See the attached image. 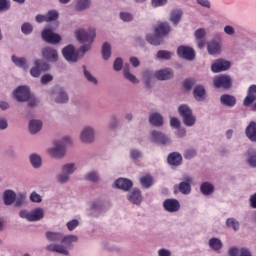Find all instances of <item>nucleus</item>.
<instances>
[{"label": "nucleus", "instance_id": "9d476101", "mask_svg": "<svg viewBox=\"0 0 256 256\" xmlns=\"http://www.w3.org/2000/svg\"><path fill=\"white\" fill-rule=\"evenodd\" d=\"M163 207L168 213H177L181 209V203L177 199L169 198L164 200Z\"/></svg>", "mask_w": 256, "mask_h": 256}, {"label": "nucleus", "instance_id": "39448f33", "mask_svg": "<svg viewBox=\"0 0 256 256\" xmlns=\"http://www.w3.org/2000/svg\"><path fill=\"white\" fill-rule=\"evenodd\" d=\"M213 85L216 89H231L233 80L231 79V76L219 75L214 77Z\"/></svg>", "mask_w": 256, "mask_h": 256}, {"label": "nucleus", "instance_id": "473e14b6", "mask_svg": "<svg viewBox=\"0 0 256 256\" xmlns=\"http://www.w3.org/2000/svg\"><path fill=\"white\" fill-rule=\"evenodd\" d=\"M200 191L203 193V195H211V193L215 191V187L209 182H204L200 186Z\"/></svg>", "mask_w": 256, "mask_h": 256}, {"label": "nucleus", "instance_id": "6e6d98bb", "mask_svg": "<svg viewBox=\"0 0 256 256\" xmlns=\"http://www.w3.org/2000/svg\"><path fill=\"white\" fill-rule=\"evenodd\" d=\"M40 81L42 85H47V83H51V81H53V76L50 74H45L41 77Z\"/></svg>", "mask_w": 256, "mask_h": 256}, {"label": "nucleus", "instance_id": "58836bf2", "mask_svg": "<svg viewBox=\"0 0 256 256\" xmlns=\"http://www.w3.org/2000/svg\"><path fill=\"white\" fill-rule=\"evenodd\" d=\"M12 61L17 67H21V69H27V60L25 58H18L17 56H12Z\"/></svg>", "mask_w": 256, "mask_h": 256}, {"label": "nucleus", "instance_id": "dca6fc26", "mask_svg": "<svg viewBox=\"0 0 256 256\" xmlns=\"http://www.w3.org/2000/svg\"><path fill=\"white\" fill-rule=\"evenodd\" d=\"M42 55L44 59L47 61H52L55 62L59 59V54H57V50L51 48V47H46L42 50Z\"/></svg>", "mask_w": 256, "mask_h": 256}, {"label": "nucleus", "instance_id": "680f3d73", "mask_svg": "<svg viewBox=\"0 0 256 256\" xmlns=\"http://www.w3.org/2000/svg\"><path fill=\"white\" fill-rule=\"evenodd\" d=\"M170 125L171 127H175V129H179V127H181V121H179L178 118H171L170 119Z\"/></svg>", "mask_w": 256, "mask_h": 256}, {"label": "nucleus", "instance_id": "f257e3e1", "mask_svg": "<svg viewBox=\"0 0 256 256\" xmlns=\"http://www.w3.org/2000/svg\"><path fill=\"white\" fill-rule=\"evenodd\" d=\"M76 39L80 41V43H88L84 46H82L79 50H75V47L73 45H68L62 50V55L66 59V61H69V63H77L80 59V53L81 57L87 53V51L91 50V43H93L95 37H97V33L95 32V29L91 28L88 29V31H85L83 29H78L75 31Z\"/></svg>", "mask_w": 256, "mask_h": 256}, {"label": "nucleus", "instance_id": "c9c22d12", "mask_svg": "<svg viewBox=\"0 0 256 256\" xmlns=\"http://www.w3.org/2000/svg\"><path fill=\"white\" fill-rule=\"evenodd\" d=\"M123 75H124L125 79H127L131 83H139V80H137V77H135V75H133V74H131V72H129V65L124 66Z\"/></svg>", "mask_w": 256, "mask_h": 256}, {"label": "nucleus", "instance_id": "052dcab7", "mask_svg": "<svg viewBox=\"0 0 256 256\" xmlns=\"http://www.w3.org/2000/svg\"><path fill=\"white\" fill-rule=\"evenodd\" d=\"M152 7H163L167 5V0H151Z\"/></svg>", "mask_w": 256, "mask_h": 256}, {"label": "nucleus", "instance_id": "864d4df0", "mask_svg": "<svg viewBox=\"0 0 256 256\" xmlns=\"http://www.w3.org/2000/svg\"><path fill=\"white\" fill-rule=\"evenodd\" d=\"M87 181H92V183H97L99 181V176L96 172H91L86 176Z\"/></svg>", "mask_w": 256, "mask_h": 256}, {"label": "nucleus", "instance_id": "bb28decb", "mask_svg": "<svg viewBox=\"0 0 256 256\" xmlns=\"http://www.w3.org/2000/svg\"><path fill=\"white\" fill-rule=\"evenodd\" d=\"M146 40L150 45H161L163 43V36H160L159 34H148L146 36Z\"/></svg>", "mask_w": 256, "mask_h": 256}, {"label": "nucleus", "instance_id": "4be33fe9", "mask_svg": "<svg viewBox=\"0 0 256 256\" xmlns=\"http://www.w3.org/2000/svg\"><path fill=\"white\" fill-rule=\"evenodd\" d=\"M185 181L187 182H181L178 185V189L180 191V193H182L183 195H189V193H191V181H193V179L190 176H187L185 178Z\"/></svg>", "mask_w": 256, "mask_h": 256}, {"label": "nucleus", "instance_id": "c756f323", "mask_svg": "<svg viewBox=\"0 0 256 256\" xmlns=\"http://www.w3.org/2000/svg\"><path fill=\"white\" fill-rule=\"evenodd\" d=\"M149 121L151 125H154V127H161V125H163V116L159 113L151 114Z\"/></svg>", "mask_w": 256, "mask_h": 256}, {"label": "nucleus", "instance_id": "ea45409f", "mask_svg": "<svg viewBox=\"0 0 256 256\" xmlns=\"http://www.w3.org/2000/svg\"><path fill=\"white\" fill-rule=\"evenodd\" d=\"M67 101H69V96L60 88L56 97V103H67Z\"/></svg>", "mask_w": 256, "mask_h": 256}, {"label": "nucleus", "instance_id": "2eb2a0df", "mask_svg": "<svg viewBox=\"0 0 256 256\" xmlns=\"http://www.w3.org/2000/svg\"><path fill=\"white\" fill-rule=\"evenodd\" d=\"M80 139L81 141H83V143H92V141L95 140V131L93 130V128L91 127L84 128V130L80 135Z\"/></svg>", "mask_w": 256, "mask_h": 256}, {"label": "nucleus", "instance_id": "f3484780", "mask_svg": "<svg viewBox=\"0 0 256 256\" xmlns=\"http://www.w3.org/2000/svg\"><path fill=\"white\" fill-rule=\"evenodd\" d=\"M114 185L117 189H122V191H130L131 187H133V181L127 178H119L114 182Z\"/></svg>", "mask_w": 256, "mask_h": 256}, {"label": "nucleus", "instance_id": "393cba45", "mask_svg": "<svg viewBox=\"0 0 256 256\" xmlns=\"http://www.w3.org/2000/svg\"><path fill=\"white\" fill-rule=\"evenodd\" d=\"M229 256H252L251 252L247 248H230L228 251Z\"/></svg>", "mask_w": 256, "mask_h": 256}, {"label": "nucleus", "instance_id": "4468645a", "mask_svg": "<svg viewBox=\"0 0 256 256\" xmlns=\"http://www.w3.org/2000/svg\"><path fill=\"white\" fill-rule=\"evenodd\" d=\"M128 201H130V203H134V205H141V203L143 201V196L141 195V190H139V188H134L128 194Z\"/></svg>", "mask_w": 256, "mask_h": 256}, {"label": "nucleus", "instance_id": "aec40b11", "mask_svg": "<svg viewBox=\"0 0 256 256\" xmlns=\"http://www.w3.org/2000/svg\"><path fill=\"white\" fill-rule=\"evenodd\" d=\"M155 77L159 81H167L169 79H173V70L169 68L159 70L155 73Z\"/></svg>", "mask_w": 256, "mask_h": 256}, {"label": "nucleus", "instance_id": "f03ea898", "mask_svg": "<svg viewBox=\"0 0 256 256\" xmlns=\"http://www.w3.org/2000/svg\"><path fill=\"white\" fill-rule=\"evenodd\" d=\"M46 239L51 241L52 243H55L57 241H61V243H64L63 246L61 244H50L46 246V250L50 251L51 253H59L60 255H69V250H67V247H72V243H77L78 238L75 235H68L64 236L60 232H46Z\"/></svg>", "mask_w": 256, "mask_h": 256}, {"label": "nucleus", "instance_id": "13d9d810", "mask_svg": "<svg viewBox=\"0 0 256 256\" xmlns=\"http://www.w3.org/2000/svg\"><path fill=\"white\" fill-rule=\"evenodd\" d=\"M30 201L33 203H41V195L37 194V192H32L30 195Z\"/></svg>", "mask_w": 256, "mask_h": 256}, {"label": "nucleus", "instance_id": "a19ab883", "mask_svg": "<svg viewBox=\"0 0 256 256\" xmlns=\"http://www.w3.org/2000/svg\"><path fill=\"white\" fill-rule=\"evenodd\" d=\"M59 19V12L57 10H49L46 13V21L47 23L51 21H57Z\"/></svg>", "mask_w": 256, "mask_h": 256}, {"label": "nucleus", "instance_id": "6ab92c4d", "mask_svg": "<svg viewBox=\"0 0 256 256\" xmlns=\"http://www.w3.org/2000/svg\"><path fill=\"white\" fill-rule=\"evenodd\" d=\"M171 32V26L167 22H160L158 26L155 28L154 33L156 35H160L161 37H166Z\"/></svg>", "mask_w": 256, "mask_h": 256}, {"label": "nucleus", "instance_id": "1a4fd4ad", "mask_svg": "<svg viewBox=\"0 0 256 256\" xmlns=\"http://www.w3.org/2000/svg\"><path fill=\"white\" fill-rule=\"evenodd\" d=\"M75 173V164H66L62 167V174L58 175L59 183H67L69 181V175Z\"/></svg>", "mask_w": 256, "mask_h": 256}, {"label": "nucleus", "instance_id": "0e129e2a", "mask_svg": "<svg viewBox=\"0 0 256 256\" xmlns=\"http://www.w3.org/2000/svg\"><path fill=\"white\" fill-rule=\"evenodd\" d=\"M195 37H196V39H203V37H205V29L200 28V29L196 30Z\"/></svg>", "mask_w": 256, "mask_h": 256}, {"label": "nucleus", "instance_id": "3c124183", "mask_svg": "<svg viewBox=\"0 0 256 256\" xmlns=\"http://www.w3.org/2000/svg\"><path fill=\"white\" fill-rule=\"evenodd\" d=\"M114 71H121L123 69V59L116 58L113 64Z\"/></svg>", "mask_w": 256, "mask_h": 256}, {"label": "nucleus", "instance_id": "bf43d9fd", "mask_svg": "<svg viewBox=\"0 0 256 256\" xmlns=\"http://www.w3.org/2000/svg\"><path fill=\"white\" fill-rule=\"evenodd\" d=\"M195 155H197V152L193 149H188L184 152V157L186 159H193V157H195Z\"/></svg>", "mask_w": 256, "mask_h": 256}, {"label": "nucleus", "instance_id": "79ce46f5", "mask_svg": "<svg viewBox=\"0 0 256 256\" xmlns=\"http://www.w3.org/2000/svg\"><path fill=\"white\" fill-rule=\"evenodd\" d=\"M30 163L35 169L41 167V156L37 154L30 155Z\"/></svg>", "mask_w": 256, "mask_h": 256}, {"label": "nucleus", "instance_id": "e2e57ef3", "mask_svg": "<svg viewBox=\"0 0 256 256\" xmlns=\"http://www.w3.org/2000/svg\"><path fill=\"white\" fill-rule=\"evenodd\" d=\"M198 5H201L202 7H206L207 9H211V2L209 0H196Z\"/></svg>", "mask_w": 256, "mask_h": 256}, {"label": "nucleus", "instance_id": "4c0bfd02", "mask_svg": "<svg viewBox=\"0 0 256 256\" xmlns=\"http://www.w3.org/2000/svg\"><path fill=\"white\" fill-rule=\"evenodd\" d=\"M102 57L107 61L111 57V44L105 42L102 46Z\"/></svg>", "mask_w": 256, "mask_h": 256}, {"label": "nucleus", "instance_id": "8fccbe9b", "mask_svg": "<svg viewBox=\"0 0 256 256\" xmlns=\"http://www.w3.org/2000/svg\"><path fill=\"white\" fill-rule=\"evenodd\" d=\"M66 225H67V228L69 231H73V230L77 229V227H79V220L73 219V220L67 222Z\"/></svg>", "mask_w": 256, "mask_h": 256}, {"label": "nucleus", "instance_id": "a211bd4d", "mask_svg": "<svg viewBox=\"0 0 256 256\" xmlns=\"http://www.w3.org/2000/svg\"><path fill=\"white\" fill-rule=\"evenodd\" d=\"M151 137L154 143H160V145H167L170 142L169 137L159 131H152Z\"/></svg>", "mask_w": 256, "mask_h": 256}, {"label": "nucleus", "instance_id": "7ed1b4c3", "mask_svg": "<svg viewBox=\"0 0 256 256\" xmlns=\"http://www.w3.org/2000/svg\"><path fill=\"white\" fill-rule=\"evenodd\" d=\"M178 113L182 116L183 123L186 127H193L196 121L195 116H193V111L187 105L182 104L178 108Z\"/></svg>", "mask_w": 256, "mask_h": 256}, {"label": "nucleus", "instance_id": "a18cd8bd", "mask_svg": "<svg viewBox=\"0 0 256 256\" xmlns=\"http://www.w3.org/2000/svg\"><path fill=\"white\" fill-rule=\"evenodd\" d=\"M84 69V77L89 81L90 83H93V85H97V78H95L91 72L87 71V67L83 66Z\"/></svg>", "mask_w": 256, "mask_h": 256}, {"label": "nucleus", "instance_id": "338daca9", "mask_svg": "<svg viewBox=\"0 0 256 256\" xmlns=\"http://www.w3.org/2000/svg\"><path fill=\"white\" fill-rule=\"evenodd\" d=\"M130 157L132 159H140L141 157V152H139V150H131L130 152Z\"/></svg>", "mask_w": 256, "mask_h": 256}, {"label": "nucleus", "instance_id": "e433bc0d", "mask_svg": "<svg viewBox=\"0 0 256 256\" xmlns=\"http://www.w3.org/2000/svg\"><path fill=\"white\" fill-rule=\"evenodd\" d=\"M209 246L214 251H221V249L223 247V243H221V240L219 238H211L209 240Z\"/></svg>", "mask_w": 256, "mask_h": 256}, {"label": "nucleus", "instance_id": "0eeeda50", "mask_svg": "<svg viewBox=\"0 0 256 256\" xmlns=\"http://www.w3.org/2000/svg\"><path fill=\"white\" fill-rule=\"evenodd\" d=\"M34 67L31 68L30 74L32 77H40L44 71H49V64L44 60H35Z\"/></svg>", "mask_w": 256, "mask_h": 256}, {"label": "nucleus", "instance_id": "de8ad7c7", "mask_svg": "<svg viewBox=\"0 0 256 256\" xmlns=\"http://www.w3.org/2000/svg\"><path fill=\"white\" fill-rule=\"evenodd\" d=\"M226 225H227V227H232V229H234V231L239 230V222L237 220H235L234 218H228L226 221Z\"/></svg>", "mask_w": 256, "mask_h": 256}, {"label": "nucleus", "instance_id": "c85d7f7f", "mask_svg": "<svg viewBox=\"0 0 256 256\" xmlns=\"http://www.w3.org/2000/svg\"><path fill=\"white\" fill-rule=\"evenodd\" d=\"M45 217V212L43 209L37 208L30 212V221H41Z\"/></svg>", "mask_w": 256, "mask_h": 256}, {"label": "nucleus", "instance_id": "a878e982", "mask_svg": "<svg viewBox=\"0 0 256 256\" xmlns=\"http://www.w3.org/2000/svg\"><path fill=\"white\" fill-rule=\"evenodd\" d=\"M3 197L5 205H13L15 199H17V194L12 190H6Z\"/></svg>", "mask_w": 256, "mask_h": 256}, {"label": "nucleus", "instance_id": "49530a36", "mask_svg": "<svg viewBox=\"0 0 256 256\" xmlns=\"http://www.w3.org/2000/svg\"><path fill=\"white\" fill-rule=\"evenodd\" d=\"M21 31L24 35H31V33H33V26L26 22L22 24Z\"/></svg>", "mask_w": 256, "mask_h": 256}, {"label": "nucleus", "instance_id": "b1692460", "mask_svg": "<svg viewBox=\"0 0 256 256\" xmlns=\"http://www.w3.org/2000/svg\"><path fill=\"white\" fill-rule=\"evenodd\" d=\"M245 133L250 141L256 142V122H250L246 127Z\"/></svg>", "mask_w": 256, "mask_h": 256}, {"label": "nucleus", "instance_id": "603ef678", "mask_svg": "<svg viewBox=\"0 0 256 256\" xmlns=\"http://www.w3.org/2000/svg\"><path fill=\"white\" fill-rule=\"evenodd\" d=\"M193 85H195V81L193 79H186L183 82V87L184 89H186V91H191V89L193 88Z\"/></svg>", "mask_w": 256, "mask_h": 256}, {"label": "nucleus", "instance_id": "f704fd0d", "mask_svg": "<svg viewBox=\"0 0 256 256\" xmlns=\"http://www.w3.org/2000/svg\"><path fill=\"white\" fill-rule=\"evenodd\" d=\"M181 17H183V12L181 10H173L170 14V21L174 25H178L179 21H181Z\"/></svg>", "mask_w": 256, "mask_h": 256}, {"label": "nucleus", "instance_id": "72a5a7b5", "mask_svg": "<svg viewBox=\"0 0 256 256\" xmlns=\"http://www.w3.org/2000/svg\"><path fill=\"white\" fill-rule=\"evenodd\" d=\"M194 97L196 101H203L205 99V88L203 86H196L194 88Z\"/></svg>", "mask_w": 256, "mask_h": 256}, {"label": "nucleus", "instance_id": "37998d69", "mask_svg": "<svg viewBox=\"0 0 256 256\" xmlns=\"http://www.w3.org/2000/svg\"><path fill=\"white\" fill-rule=\"evenodd\" d=\"M247 163L250 165V167H256V151H248Z\"/></svg>", "mask_w": 256, "mask_h": 256}, {"label": "nucleus", "instance_id": "f8f14e48", "mask_svg": "<svg viewBox=\"0 0 256 256\" xmlns=\"http://www.w3.org/2000/svg\"><path fill=\"white\" fill-rule=\"evenodd\" d=\"M231 67V62L225 60H217L211 66L212 73H221L227 71Z\"/></svg>", "mask_w": 256, "mask_h": 256}, {"label": "nucleus", "instance_id": "09e8293b", "mask_svg": "<svg viewBox=\"0 0 256 256\" xmlns=\"http://www.w3.org/2000/svg\"><path fill=\"white\" fill-rule=\"evenodd\" d=\"M171 52L167 51V50H159L157 52V58L158 59H166V60H169L171 59Z\"/></svg>", "mask_w": 256, "mask_h": 256}, {"label": "nucleus", "instance_id": "7c9ffc66", "mask_svg": "<svg viewBox=\"0 0 256 256\" xmlns=\"http://www.w3.org/2000/svg\"><path fill=\"white\" fill-rule=\"evenodd\" d=\"M43 122L41 120H31L29 123V131L32 134L39 133V130L42 129Z\"/></svg>", "mask_w": 256, "mask_h": 256}, {"label": "nucleus", "instance_id": "4d7b16f0", "mask_svg": "<svg viewBox=\"0 0 256 256\" xmlns=\"http://www.w3.org/2000/svg\"><path fill=\"white\" fill-rule=\"evenodd\" d=\"M120 19H122V21H133V15L127 12H121Z\"/></svg>", "mask_w": 256, "mask_h": 256}, {"label": "nucleus", "instance_id": "423d86ee", "mask_svg": "<svg viewBox=\"0 0 256 256\" xmlns=\"http://www.w3.org/2000/svg\"><path fill=\"white\" fill-rule=\"evenodd\" d=\"M14 99H16L19 103H25L31 99V91L27 86H19L13 93Z\"/></svg>", "mask_w": 256, "mask_h": 256}, {"label": "nucleus", "instance_id": "69168bd1", "mask_svg": "<svg viewBox=\"0 0 256 256\" xmlns=\"http://www.w3.org/2000/svg\"><path fill=\"white\" fill-rule=\"evenodd\" d=\"M224 32L226 33V35H234L235 34V28H233L230 25H227L224 27Z\"/></svg>", "mask_w": 256, "mask_h": 256}, {"label": "nucleus", "instance_id": "9b49d317", "mask_svg": "<svg viewBox=\"0 0 256 256\" xmlns=\"http://www.w3.org/2000/svg\"><path fill=\"white\" fill-rule=\"evenodd\" d=\"M42 39L46 41V43H59L61 41V36L59 34L53 33L51 29H45L42 32Z\"/></svg>", "mask_w": 256, "mask_h": 256}, {"label": "nucleus", "instance_id": "5701e85b", "mask_svg": "<svg viewBox=\"0 0 256 256\" xmlns=\"http://www.w3.org/2000/svg\"><path fill=\"white\" fill-rule=\"evenodd\" d=\"M183 161V156H181L178 152H172L168 155V163L169 165H174L175 167L181 165Z\"/></svg>", "mask_w": 256, "mask_h": 256}, {"label": "nucleus", "instance_id": "ddd939ff", "mask_svg": "<svg viewBox=\"0 0 256 256\" xmlns=\"http://www.w3.org/2000/svg\"><path fill=\"white\" fill-rule=\"evenodd\" d=\"M256 101V85L252 84L249 86L247 90V95L243 101L244 107H249V105H253Z\"/></svg>", "mask_w": 256, "mask_h": 256}, {"label": "nucleus", "instance_id": "412c9836", "mask_svg": "<svg viewBox=\"0 0 256 256\" xmlns=\"http://www.w3.org/2000/svg\"><path fill=\"white\" fill-rule=\"evenodd\" d=\"M220 102L226 107H235L237 105V98L229 94H224L220 97Z\"/></svg>", "mask_w": 256, "mask_h": 256}, {"label": "nucleus", "instance_id": "774afa93", "mask_svg": "<svg viewBox=\"0 0 256 256\" xmlns=\"http://www.w3.org/2000/svg\"><path fill=\"white\" fill-rule=\"evenodd\" d=\"M250 205L252 209H256V193L250 197Z\"/></svg>", "mask_w": 256, "mask_h": 256}, {"label": "nucleus", "instance_id": "c03bdc74", "mask_svg": "<svg viewBox=\"0 0 256 256\" xmlns=\"http://www.w3.org/2000/svg\"><path fill=\"white\" fill-rule=\"evenodd\" d=\"M89 5V0H77L76 11H83L84 9H87Z\"/></svg>", "mask_w": 256, "mask_h": 256}, {"label": "nucleus", "instance_id": "cd10ccee", "mask_svg": "<svg viewBox=\"0 0 256 256\" xmlns=\"http://www.w3.org/2000/svg\"><path fill=\"white\" fill-rule=\"evenodd\" d=\"M208 53L210 55H219L221 53V44L216 41H211L208 43Z\"/></svg>", "mask_w": 256, "mask_h": 256}, {"label": "nucleus", "instance_id": "2f4dec72", "mask_svg": "<svg viewBox=\"0 0 256 256\" xmlns=\"http://www.w3.org/2000/svg\"><path fill=\"white\" fill-rule=\"evenodd\" d=\"M140 184L144 189H149L153 185V176L146 174L140 178Z\"/></svg>", "mask_w": 256, "mask_h": 256}, {"label": "nucleus", "instance_id": "20e7f679", "mask_svg": "<svg viewBox=\"0 0 256 256\" xmlns=\"http://www.w3.org/2000/svg\"><path fill=\"white\" fill-rule=\"evenodd\" d=\"M69 143H71V139H69V137H64L62 142H56L55 147L49 150L50 155L57 159L63 157L65 155V145H69Z\"/></svg>", "mask_w": 256, "mask_h": 256}, {"label": "nucleus", "instance_id": "6e6552de", "mask_svg": "<svg viewBox=\"0 0 256 256\" xmlns=\"http://www.w3.org/2000/svg\"><path fill=\"white\" fill-rule=\"evenodd\" d=\"M177 55L187 61H193L195 59V50L189 46H180L177 49Z\"/></svg>", "mask_w": 256, "mask_h": 256}, {"label": "nucleus", "instance_id": "5fc2aeb1", "mask_svg": "<svg viewBox=\"0 0 256 256\" xmlns=\"http://www.w3.org/2000/svg\"><path fill=\"white\" fill-rule=\"evenodd\" d=\"M10 7L9 0H0V11H8Z\"/></svg>", "mask_w": 256, "mask_h": 256}]
</instances>
